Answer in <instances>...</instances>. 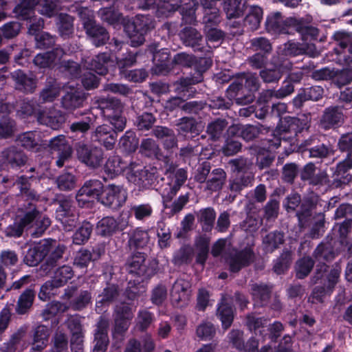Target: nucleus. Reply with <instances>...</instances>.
I'll use <instances>...</instances> for the list:
<instances>
[{
	"label": "nucleus",
	"mask_w": 352,
	"mask_h": 352,
	"mask_svg": "<svg viewBox=\"0 0 352 352\" xmlns=\"http://www.w3.org/2000/svg\"><path fill=\"white\" fill-rule=\"evenodd\" d=\"M96 103L102 118L111 126L106 124L98 126L92 131L91 138L107 150H112L117 141L118 133L123 131L126 125L124 104L116 97H99Z\"/></svg>",
	"instance_id": "obj_1"
},
{
	"label": "nucleus",
	"mask_w": 352,
	"mask_h": 352,
	"mask_svg": "<svg viewBox=\"0 0 352 352\" xmlns=\"http://www.w3.org/2000/svg\"><path fill=\"white\" fill-rule=\"evenodd\" d=\"M50 225V219L43 214L34 203L30 202L18 208L13 223L6 228L5 234L10 237H19L25 230L32 237L38 238Z\"/></svg>",
	"instance_id": "obj_2"
},
{
	"label": "nucleus",
	"mask_w": 352,
	"mask_h": 352,
	"mask_svg": "<svg viewBox=\"0 0 352 352\" xmlns=\"http://www.w3.org/2000/svg\"><path fill=\"white\" fill-rule=\"evenodd\" d=\"M123 25L133 47L142 45L145 41V35L154 28L152 18L143 14H138L132 19H124Z\"/></svg>",
	"instance_id": "obj_3"
},
{
	"label": "nucleus",
	"mask_w": 352,
	"mask_h": 352,
	"mask_svg": "<svg viewBox=\"0 0 352 352\" xmlns=\"http://www.w3.org/2000/svg\"><path fill=\"white\" fill-rule=\"evenodd\" d=\"M307 127V119L290 116L285 118L280 127V131H281L280 137L272 135L270 138L267 139L268 149L278 148L280 146L282 140H286L288 139L289 142H293L297 134Z\"/></svg>",
	"instance_id": "obj_4"
},
{
	"label": "nucleus",
	"mask_w": 352,
	"mask_h": 352,
	"mask_svg": "<svg viewBox=\"0 0 352 352\" xmlns=\"http://www.w3.org/2000/svg\"><path fill=\"white\" fill-rule=\"evenodd\" d=\"M242 80H244V87L248 89V93L243 95V86L241 84H232L230 89L236 92L235 100L238 104H248L254 100V92L258 90L260 81L256 73H248L245 74Z\"/></svg>",
	"instance_id": "obj_5"
},
{
	"label": "nucleus",
	"mask_w": 352,
	"mask_h": 352,
	"mask_svg": "<svg viewBox=\"0 0 352 352\" xmlns=\"http://www.w3.org/2000/svg\"><path fill=\"white\" fill-rule=\"evenodd\" d=\"M76 151L78 160L89 168H98L103 164L104 152L100 147L79 142Z\"/></svg>",
	"instance_id": "obj_6"
},
{
	"label": "nucleus",
	"mask_w": 352,
	"mask_h": 352,
	"mask_svg": "<svg viewBox=\"0 0 352 352\" xmlns=\"http://www.w3.org/2000/svg\"><path fill=\"white\" fill-rule=\"evenodd\" d=\"M158 177V170L155 166L144 167L141 169L134 170L133 166L127 173L128 180L142 190L152 187L157 182Z\"/></svg>",
	"instance_id": "obj_7"
},
{
	"label": "nucleus",
	"mask_w": 352,
	"mask_h": 352,
	"mask_svg": "<svg viewBox=\"0 0 352 352\" xmlns=\"http://www.w3.org/2000/svg\"><path fill=\"white\" fill-rule=\"evenodd\" d=\"M182 3V0H158L157 12L158 14L168 16L170 12L180 8L183 23L193 24L196 21L195 9L186 5L183 6Z\"/></svg>",
	"instance_id": "obj_8"
},
{
	"label": "nucleus",
	"mask_w": 352,
	"mask_h": 352,
	"mask_svg": "<svg viewBox=\"0 0 352 352\" xmlns=\"http://www.w3.org/2000/svg\"><path fill=\"white\" fill-rule=\"evenodd\" d=\"M295 24H296V18L285 19L281 12H274L267 16L265 25L269 33L290 34L293 33Z\"/></svg>",
	"instance_id": "obj_9"
},
{
	"label": "nucleus",
	"mask_w": 352,
	"mask_h": 352,
	"mask_svg": "<svg viewBox=\"0 0 352 352\" xmlns=\"http://www.w3.org/2000/svg\"><path fill=\"white\" fill-rule=\"evenodd\" d=\"M127 199V192L121 185L109 184L103 188L100 202L105 206L117 209L122 207Z\"/></svg>",
	"instance_id": "obj_10"
},
{
	"label": "nucleus",
	"mask_w": 352,
	"mask_h": 352,
	"mask_svg": "<svg viewBox=\"0 0 352 352\" xmlns=\"http://www.w3.org/2000/svg\"><path fill=\"white\" fill-rule=\"evenodd\" d=\"M346 116L344 108L334 105L325 108L320 118L319 126L327 131L340 127L345 122Z\"/></svg>",
	"instance_id": "obj_11"
},
{
	"label": "nucleus",
	"mask_w": 352,
	"mask_h": 352,
	"mask_svg": "<svg viewBox=\"0 0 352 352\" xmlns=\"http://www.w3.org/2000/svg\"><path fill=\"white\" fill-rule=\"evenodd\" d=\"M83 27L89 40L96 47L105 45L110 38L109 33L106 28L97 23L93 19H84Z\"/></svg>",
	"instance_id": "obj_12"
},
{
	"label": "nucleus",
	"mask_w": 352,
	"mask_h": 352,
	"mask_svg": "<svg viewBox=\"0 0 352 352\" xmlns=\"http://www.w3.org/2000/svg\"><path fill=\"white\" fill-rule=\"evenodd\" d=\"M104 186L98 179L86 181L78 190L76 199L80 207L88 204L91 199H99L102 196Z\"/></svg>",
	"instance_id": "obj_13"
},
{
	"label": "nucleus",
	"mask_w": 352,
	"mask_h": 352,
	"mask_svg": "<svg viewBox=\"0 0 352 352\" xmlns=\"http://www.w3.org/2000/svg\"><path fill=\"white\" fill-rule=\"evenodd\" d=\"M69 300V307L74 311L85 309L91 300V294L87 290H78L76 286L67 287L63 296Z\"/></svg>",
	"instance_id": "obj_14"
},
{
	"label": "nucleus",
	"mask_w": 352,
	"mask_h": 352,
	"mask_svg": "<svg viewBox=\"0 0 352 352\" xmlns=\"http://www.w3.org/2000/svg\"><path fill=\"white\" fill-rule=\"evenodd\" d=\"M255 255L253 250L245 247L241 250H234L227 258L230 272L236 273L242 268L250 265L254 261Z\"/></svg>",
	"instance_id": "obj_15"
},
{
	"label": "nucleus",
	"mask_w": 352,
	"mask_h": 352,
	"mask_svg": "<svg viewBox=\"0 0 352 352\" xmlns=\"http://www.w3.org/2000/svg\"><path fill=\"white\" fill-rule=\"evenodd\" d=\"M255 255L253 250L245 247L241 250H234L227 258L230 272L236 273L242 268L250 265L254 261Z\"/></svg>",
	"instance_id": "obj_16"
},
{
	"label": "nucleus",
	"mask_w": 352,
	"mask_h": 352,
	"mask_svg": "<svg viewBox=\"0 0 352 352\" xmlns=\"http://www.w3.org/2000/svg\"><path fill=\"white\" fill-rule=\"evenodd\" d=\"M191 284L184 278H178L173 283L170 290L172 303L177 307L188 305L191 296Z\"/></svg>",
	"instance_id": "obj_17"
},
{
	"label": "nucleus",
	"mask_w": 352,
	"mask_h": 352,
	"mask_svg": "<svg viewBox=\"0 0 352 352\" xmlns=\"http://www.w3.org/2000/svg\"><path fill=\"white\" fill-rule=\"evenodd\" d=\"M0 157H2L6 167L15 170L25 166L28 160L27 155L14 145L4 148L0 153Z\"/></svg>",
	"instance_id": "obj_18"
},
{
	"label": "nucleus",
	"mask_w": 352,
	"mask_h": 352,
	"mask_svg": "<svg viewBox=\"0 0 352 352\" xmlns=\"http://www.w3.org/2000/svg\"><path fill=\"white\" fill-rule=\"evenodd\" d=\"M179 37L184 46L192 48L194 52H204L206 47L204 36L196 28L191 26L184 28L180 30Z\"/></svg>",
	"instance_id": "obj_19"
},
{
	"label": "nucleus",
	"mask_w": 352,
	"mask_h": 352,
	"mask_svg": "<svg viewBox=\"0 0 352 352\" xmlns=\"http://www.w3.org/2000/svg\"><path fill=\"white\" fill-rule=\"evenodd\" d=\"M49 146L53 154L56 155V165L61 168L68 161L72 153V149L64 135H58L50 141Z\"/></svg>",
	"instance_id": "obj_20"
},
{
	"label": "nucleus",
	"mask_w": 352,
	"mask_h": 352,
	"mask_svg": "<svg viewBox=\"0 0 352 352\" xmlns=\"http://www.w3.org/2000/svg\"><path fill=\"white\" fill-rule=\"evenodd\" d=\"M255 180L254 173L234 174L229 179L228 189L230 194L228 200L233 201L236 197L245 188L252 187Z\"/></svg>",
	"instance_id": "obj_21"
},
{
	"label": "nucleus",
	"mask_w": 352,
	"mask_h": 352,
	"mask_svg": "<svg viewBox=\"0 0 352 352\" xmlns=\"http://www.w3.org/2000/svg\"><path fill=\"white\" fill-rule=\"evenodd\" d=\"M316 138H310L304 142V146L306 147L304 153H307L309 157L322 161L333 154L332 146L329 143L316 144Z\"/></svg>",
	"instance_id": "obj_22"
},
{
	"label": "nucleus",
	"mask_w": 352,
	"mask_h": 352,
	"mask_svg": "<svg viewBox=\"0 0 352 352\" xmlns=\"http://www.w3.org/2000/svg\"><path fill=\"white\" fill-rule=\"evenodd\" d=\"M109 320L106 317L101 316L96 324L94 333V342L93 352H105L109 344L108 329Z\"/></svg>",
	"instance_id": "obj_23"
},
{
	"label": "nucleus",
	"mask_w": 352,
	"mask_h": 352,
	"mask_svg": "<svg viewBox=\"0 0 352 352\" xmlns=\"http://www.w3.org/2000/svg\"><path fill=\"white\" fill-rule=\"evenodd\" d=\"M274 128V126L257 125H232L229 128L230 133L237 132L240 137L248 142L258 138L259 134L267 133Z\"/></svg>",
	"instance_id": "obj_24"
},
{
	"label": "nucleus",
	"mask_w": 352,
	"mask_h": 352,
	"mask_svg": "<svg viewBox=\"0 0 352 352\" xmlns=\"http://www.w3.org/2000/svg\"><path fill=\"white\" fill-rule=\"evenodd\" d=\"M50 250L49 241H44L39 243L28 250L24 256L23 262L29 266H36L43 261Z\"/></svg>",
	"instance_id": "obj_25"
},
{
	"label": "nucleus",
	"mask_w": 352,
	"mask_h": 352,
	"mask_svg": "<svg viewBox=\"0 0 352 352\" xmlns=\"http://www.w3.org/2000/svg\"><path fill=\"white\" fill-rule=\"evenodd\" d=\"M188 178V173L184 168H178L174 173V178L169 185V190L166 189L163 192V202L165 208H168L166 203L169 202L176 195L180 188L184 184Z\"/></svg>",
	"instance_id": "obj_26"
},
{
	"label": "nucleus",
	"mask_w": 352,
	"mask_h": 352,
	"mask_svg": "<svg viewBox=\"0 0 352 352\" xmlns=\"http://www.w3.org/2000/svg\"><path fill=\"white\" fill-rule=\"evenodd\" d=\"M86 94L78 90L66 92L61 98V107L68 111H73L83 107Z\"/></svg>",
	"instance_id": "obj_27"
},
{
	"label": "nucleus",
	"mask_w": 352,
	"mask_h": 352,
	"mask_svg": "<svg viewBox=\"0 0 352 352\" xmlns=\"http://www.w3.org/2000/svg\"><path fill=\"white\" fill-rule=\"evenodd\" d=\"M63 113L56 109L48 112L42 111L38 113L37 120L41 124L46 125L52 129H58L65 122Z\"/></svg>",
	"instance_id": "obj_28"
},
{
	"label": "nucleus",
	"mask_w": 352,
	"mask_h": 352,
	"mask_svg": "<svg viewBox=\"0 0 352 352\" xmlns=\"http://www.w3.org/2000/svg\"><path fill=\"white\" fill-rule=\"evenodd\" d=\"M135 165V163H127L118 155H113L108 158L104 165V172L107 175L113 178L121 174L125 169L129 168Z\"/></svg>",
	"instance_id": "obj_29"
},
{
	"label": "nucleus",
	"mask_w": 352,
	"mask_h": 352,
	"mask_svg": "<svg viewBox=\"0 0 352 352\" xmlns=\"http://www.w3.org/2000/svg\"><path fill=\"white\" fill-rule=\"evenodd\" d=\"M139 152L142 155L150 159L162 160L165 158L157 142L151 138L142 140Z\"/></svg>",
	"instance_id": "obj_30"
},
{
	"label": "nucleus",
	"mask_w": 352,
	"mask_h": 352,
	"mask_svg": "<svg viewBox=\"0 0 352 352\" xmlns=\"http://www.w3.org/2000/svg\"><path fill=\"white\" fill-rule=\"evenodd\" d=\"M50 335V329L43 324L35 327L32 331V351L41 352L47 345Z\"/></svg>",
	"instance_id": "obj_31"
},
{
	"label": "nucleus",
	"mask_w": 352,
	"mask_h": 352,
	"mask_svg": "<svg viewBox=\"0 0 352 352\" xmlns=\"http://www.w3.org/2000/svg\"><path fill=\"white\" fill-rule=\"evenodd\" d=\"M64 54L65 52L61 47H56L52 51L38 54L34 58L33 62L41 68L50 67L55 61L60 60Z\"/></svg>",
	"instance_id": "obj_32"
},
{
	"label": "nucleus",
	"mask_w": 352,
	"mask_h": 352,
	"mask_svg": "<svg viewBox=\"0 0 352 352\" xmlns=\"http://www.w3.org/2000/svg\"><path fill=\"white\" fill-rule=\"evenodd\" d=\"M12 78L15 82V88L25 93H32L36 87V80L28 76L21 70L12 73Z\"/></svg>",
	"instance_id": "obj_33"
},
{
	"label": "nucleus",
	"mask_w": 352,
	"mask_h": 352,
	"mask_svg": "<svg viewBox=\"0 0 352 352\" xmlns=\"http://www.w3.org/2000/svg\"><path fill=\"white\" fill-rule=\"evenodd\" d=\"M128 236L127 244L130 249H142L148 245L150 241L148 232L140 228L131 230L128 233Z\"/></svg>",
	"instance_id": "obj_34"
},
{
	"label": "nucleus",
	"mask_w": 352,
	"mask_h": 352,
	"mask_svg": "<svg viewBox=\"0 0 352 352\" xmlns=\"http://www.w3.org/2000/svg\"><path fill=\"white\" fill-rule=\"evenodd\" d=\"M118 296V287L114 284L108 285L98 296L99 300L96 301V311L98 314L102 313L104 311L103 305L113 302L117 300Z\"/></svg>",
	"instance_id": "obj_35"
},
{
	"label": "nucleus",
	"mask_w": 352,
	"mask_h": 352,
	"mask_svg": "<svg viewBox=\"0 0 352 352\" xmlns=\"http://www.w3.org/2000/svg\"><path fill=\"white\" fill-rule=\"evenodd\" d=\"M336 256L333 245L329 241H322L313 252L314 258L320 263L331 262Z\"/></svg>",
	"instance_id": "obj_36"
},
{
	"label": "nucleus",
	"mask_w": 352,
	"mask_h": 352,
	"mask_svg": "<svg viewBox=\"0 0 352 352\" xmlns=\"http://www.w3.org/2000/svg\"><path fill=\"white\" fill-rule=\"evenodd\" d=\"M109 56L107 53H101L92 58L85 60V66L89 70H93L100 75H104L107 72V64L109 62Z\"/></svg>",
	"instance_id": "obj_37"
},
{
	"label": "nucleus",
	"mask_w": 352,
	"mask_h": 352,
	"mask_svg": "<svg viewBox=\"0 0 352 352\" xmlns=\"http://www.w3.org/2000/svg\"><path fill=\"white\" fill-rule=\"evenodd\" d=\"M119 230V224L113 217H104L96 224V232L97 234L109 237L113 235Z\"/></svg>",
	"instance_id": "obj_38"
},
{
	"label": "nucleus",
	"mask_w": 352,
	"mask_h": 352,
	"mask_svg": "<svg viewBox=\"0 0 352 352\" xmlns=\"http://www.w3.org/2000/svg\"><path fill=\"white\" fill-rule=\"evenodd\" d=\"M294 91V85L286 78L283 82V85L278 90L267 89L262 92L261 99L264 102H267L272 98L281 99L291 95Z\"/></svg>",
	"instance_id": "obj_39"
},
{
	"label": "nucleus",
	"mask_w": 352,
	"mask_h": 352,
	"mask_svg": "<svg viewBox=\"0 0 352 352\" xmlns=\"http://www.w3.org/2000/svg\"><path fill=\"white\" fill-rule=\"evenodd\" d=\"M245 4V0H224L223 9L227 19H236L243 16Z\"/></svg>",
	"instance_id": "obj_40"
},
{
	"label": "nucleus",
	"mask_w": 352,
	"mask_h": 352,
	"mask_svg": "<svg viewBox=\"0 0 352 352\" xmlns=\"http://www.w3.org/2000/svg\"><path fill=\"white\" fill-rule=\"evenodd\" d=\"M197 221L201 224L203 231L212 230L216 219V212L212 207L202 208L196 213Z\"/></svg>",
	"instance_id": "obj_41"
},
{
	"label": "nucleus",
	"mask_w": 352,
	"mask_h": 352,
	"mask_svg": "<svg viewBox=\"0 0 352 352\" xmlns=\"http://www.w3.org/2000/svg\"><path fill=\"white\" fill-rule=\"evenodd\" d=\"M178 134L186 135L188 133L199 135L200 129L198 122L192 117H183L175 124Z\"/></svg>",
	"instance_id": "obj_42"
},
{
	"label": "nucleus",
	"mask_w": 352,
	"mask_h": 352,
	"mask_svg": "<svg viewBox=\"0 0 352 352\" xmlns=\"http://www.w3.org/2000/svg\"><path fill=\"white\" fill-rule=\"evenodd\" d=\"M263 14V9L261 7L250 6L244 19V25L252 31L257 30L260 27Z\"/></svg>",
	"instance_id": "obj_43"
},
{
	"label": "nucleus",
	"mask_w": 352,
	"mask_h": 352,
	"mask_svg": "<svg viewBox=\"0 0 352 352\" xmlns=\"http://www.w3.org/2000/svg\"><path fill=\"white\" fill-rule=\"evenodd\" d=\"M226 173L222 168H215L209 175L206 189L215 192L222 188L226 180Z\"/></svg>",
	"instance_id": "obj_44"
},
{
	"label": "nucleus",
	"mask_w": 352,
	"mask_h": 352,
	"mask_svg": "<svg viewBox=\"0 0 352 352\" xmlns=\"http://www.w3.org/2000/svg\"><path fill=\"white\" fill-rule=\"evenodd\" d=\"M284 241L283 232L278 230L271 232L263 239V250L266 253H272L278 249Z\"/></svg>",
	"instance_id": "obj_45"
},
{
	"label": "nucleus",
	"mask_w": 352,
	"mask_h": 352,
	"mask_svg": "<svg viewBox=\"0 0 352 352\" xmlns=\"http://www.w3.org/2000/svg\"><path fill=\"white\" fill-rule=\"evenodd\" d=\"M78 182L76 175L64 172L56 177L55 184L60 191L69 192L76 188Z\"/></svg>",
	"instance_id": "obj_46"
},
{
	"label": "nucleus",
	"mask_w": 352,
	"mask_h": 352,
	"mask_svg": "<svg viewBox=\"0 0 352 352\" xmlns=\"http://www.w3.org/2000/svg\"><path fill=\"white\" fill-rule=\"evenodd\" d=\"M228 122L226 119L217 118L209 122L206 127V133L212 141H217L228 127Z\"/></svg>",
	"instance_id": "obj_47"
},
{
	"label": "nucleus",
	"mask_w": 352,
	"mask_h": 352,
	"mask_svg": "<svg viewBox=\"0 0 352 352\" xmlns=\"http://www.w3.org/2000/svg\"><path fill=\"white\" fill-rule=\"evenodd\" d=\"M51 250L49 252V256L47 258L45 263L42 265L45 271H50L52 268L56 266L59 260L62 259L63 255L66 250V247L64 245H58L53 247L50 244Z\"/></svg>",
	"instance_id": "obj_48"
},
{
	"label": "nucleus",
	"mask_w": 352,
	"mask_h": 352,
	"mask_svg": "<svg viewBox=\"0 0 352 352\" xmlns=\"http://www.w3.org/2000/svg\"><path fill=\"white\" fill-rule=\"evenodd\" d=\"M194 256V249L190 245H184L174 252L172 262L175 265L190 263Z\"/></svg>",
	"instance_id": "obj_49"
},
{
	"label": "nucleus",
	"mask_w": 352,
	"mask_h": 352,
	"mask_svg": "<svg viewBox=\"0 0 352 352\" xmlns=\"http://www.w3.org/2000/svg\"><path fill=\"white\" fill-rule=\"evenodd\" d=\"M157 245L162 250L169 248L171 242V232L164 221H160L156 226Z\"/></svg>",
	"instance_id": "obj_50"
},
{
	"label": "nucleus",
	"mask_w": 352,
	"mask_h": 352,
	"mask_svg": "<svg viewBox=\"0 0 352 352\" xmlns=\"http://www.w3.org/2000/svg\"><path fill=\"white\" fill-rule=\"evenodd\" d=\"M217 314L221 321L223 329H228L232 325L234 320L232 307L228 302L223 301L218 307Z\"/></svg>",
	"instance_id": "obj_51"
},
{
	"label": "nucleus",
	"mask_w": 352,
	"mask_h": 352,
	"mask_svg": "<svg viewBox=\"0 0 352 352\" xmlns=\"http://www.w3.org/2000/svg\"><path fill=\"white\" fill-rule=\"evenodd\" d=\"M316 207V202L312 198L302 199L300 208L296 212L300 226H304L308 218L312 214V210Z\"/></svg>",
	"instance_id": "obj_52"
},
{
	"label": "nucleus",
	"mask_w": 352,
	"mask_h": 352,
	"mask_svg": "<svg viewBox=\"0 0 352 352\" xmlns=\"http://www.w3.org/2000/svg\"><path fill=\"white\" fill-rule=\"evenodd\" d=\"M74 276V272L71 266L63 265L58 267L54 272V276L50 281L55 287L64 286L69 280Z\"/></svg>",
	"instance_id": "obj_53"
},
{
	"label": "nucleus",
	"mask_w": 352,
	"mask_h": 352,
	"mask_svg": "<svg viewBox=\"0 0 352 352\" xmlns=\"http://www.w3.org/2000/svg\"><path fill=\"white\" fill-rule=\"evenodd\" d=\"M270 293L271 289L266 285L255 283L251 286V294L253 299L261 306H264L267 303Z\"/></svg>",
	"instance_id": "obj_54"
},
{
	"label": "nucleus",
	"mask_w": 352,
	"mask_h": 352,
	"mask_svg": "<svg viewBox=\"0 0 352 352\" xmlns=\"http://www.w3.org/2000/svg\"><path fill=\"white\" fill-rule=\"evenodd\" d=\"M34 296V292L32 289H25L19 298L16 312L21 315L26 314L33 304Z\"/></svg>",
	"instance_id": "obj_55"
},
{
	"label": "nucleus",
	"mask_w": 352,
	"mask_h": 352,
	"mask_svg": "<svg viewBox=\"0 0 352 352\" xmlns=\"http://www.w3.org/2000/svg\"><path fill=\"white\" fill-rule=\"evenodd\" d=\"M315 264L314 260L310 256H303L298 259L295 265L296 276L303 279L311 272Z\"/></svg>",
	"instance_id": "obj_56"
},
{
	"label": "nucleus",
	"mask_w": 352,
	"mask_h": 352,
	"mask_svg": "<svg viewBox=\"0 0 352 352\" xmlns=\"http://www.w3.org/2000/svg\"><path fill=\"white\" fill-rule=\"evenodd\" d=\"M93 226L89 221H83L82 225L74 232L72 240L76 245L85 244L90 238Z\"/></svg>",
	"instance_id": "obj_57"
},
{
	"label": "nucleus",
	"mask_w": 352,
	"mask_h": 352,
	"mask_svg": "<svg viewBox=\"0 0 352 352\" xmlns=\"http://www.w3.org/2000/svg\"><path fill=\"white\" fill-rule=\"evenodd\" d=\"M39 111H41L39 105L36 101L33 100H23L20 103L19 109H16L17 115L21 118H25L33 115L37 118Z\"/></svg>",
	"instance_id": "obj_58"
},
{
	"label": "nucleus",
	"mask_w": 352,
	"mask_h": 352,
	"mask_svg": "<svg viewBox=\"0 0 352 352\" xmlns=\"http://www.w3.org/2000/svg\"><path fill=\"white\" fill-rule=\"evenodd\" d=\"M204 80V78H201L200 75H195L193 74L190 76L186 78H182L177 81V89L179 93L191 92L194 94L195 89L192 90V87L194 85L201 82Z\"/></svg>",
	"instance_id": "obj_59"
},
{
	"label": "nucleus",
	"mask_w": 352,
	"mask_h": 352,
	"mask_svg": "<svg viewBox=\"0 0 352 352\" xmlns=\"http://www.w3.org/2000/svg\"><path fill=\"white\" fill-rule=\"evenodd\" d=\"M130 211L135 219L140 221L149 219L153 213V207L148 203L133 205L131 207Z\"/></svg>",
	"instance_id": "obj_60"
},
{
	"label": "nucleus",
	"mask_w": 352,
	"mask_h": 352,
	"mask_svg": "<svg viewBox=\"0 0 352 352\" xmlns=\"http://www.w3.org/2000/svg\"><path fill=\"white\" fill-rule=\"evenodd\" d=\"M58 28L60 35L63 38H68L74 32V19L69 14H60L59 15Z\"/></svg>",
	"instance_id": "obj_61"
},
{
	"label": "nucleus",
	"mask_w": 352,
	"mask_h": 352,
	"mask_svg": "<svg viewBox=\"0 0 352 352\" xmlns=\"http://www.w3.org/2000/svg\"><path fill=\"white\" fill-rule=\"evenodd\" d=\"M145 254L138 252L127 260L126 263L129 272L141 274L144 272Z\"/></svg>",
	"instance_id": "obj_62"
},
{
	"label": "nucleus",
	"mask_w": 352,
	"mask_h": 352,
	"mask_svg": "<svg viewBox=\"0 0 352 352\" xmlns=\"http://www.w3.org/2000/svg\"><path fill=\"white\" fill-rule=\"evenodd\" d=\"M119 144L126 152H134L138 145V140L135 132L130 130L126 131L120 139Z\"/></svg>",
	"instance_id": "obj_63"
},
{
	"label": "nucleus",
	"mask_w": 352,
	"mask_h": 352,
	"mask_svg": "<svg viewBox=\"0 0 352 352\" xmlns=\"http://www.w3.org/2000/svg\"><path fill=\"white\" fill-rule=\"evenodd\" d=\"M216 334V328L214 325L208 321H203L200 323L196 329V335L204 341L212 340Z\"/></svg>",
	"instance_id": "obj_64"
}]
</instances>
